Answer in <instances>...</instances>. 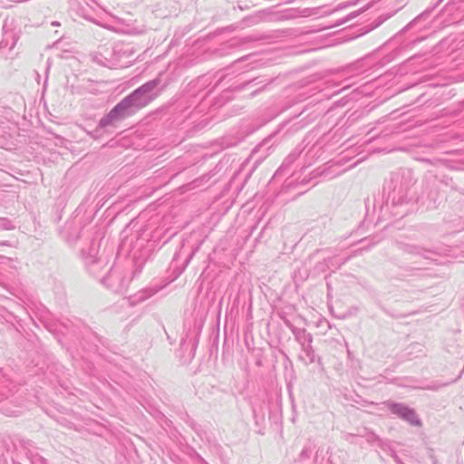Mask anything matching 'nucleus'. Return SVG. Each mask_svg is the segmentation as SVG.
<instances>
[{"instance_id":"22","label":"nucleus","mask_w":464,"mask_h":464,"mask_svg":"<svg viewBox=\"0 0 464 464\" xmlns=\"http://www.w3.org/2000/svg\"><path fill=\"white\" fill-rule=\"evenodd\" d=\"M157 293V290L154 289V288H148V289H145L141 292H140L136 298H137V301L139 302H142L146 299H148L149 297L152 296L153 295H155Z\"/></svg>"},{"instance_id":"42","label":"nucleus","mask_w":464,"mask_h":464,"mask_svg":"<svg viewBox=\"0 0 464 464\" xmlns=\"http://www.w3.org/2000/svg\"><path fill=\"white\" fill-rule=\"evenodd\" d=\"M350 257H347L344 261H343L342 265L345 264V262L349 259Z\"/></svg>"},{"instance_id":"23","label":"nucleus","mask_w":464,"mask_h":464,"mask_svg":"<svg viewBox=\"0 0 464 464\" xmlns=\"http://www.w3.org/2000/svg\"><path fill=\"white\" fill-rule=\"evenodd\" d=\"M362 10H358V11H354V12L350 13L344 18L340 19L337 22H335L334 24L332 27L340 26V25L345 24L346 22L351 21L352 19L355 18L360 14H362Z\"/></svg>"},{"instance_id":"27","label":"nucleus","mask_w":464,"mask_h":464,"mask_svg":"<svg viewBox=\"0 0 464 464\" xmlns=\"http://www.w3.org/2000/svg\"><path fill=\"white\" fill-rule=\"evenodd\" d=\"M322 150V146H319L318 144H314L311 149H309L306 152V155H311V157L317 156L320 157V150Z\"/></svg>"},{"instance_id":"13","label":"nucleus","mask_w":464,"mask_h":464,"mask_svg":"<svg viewBox=\"0 0 464 464\" xmlns=\"http://www.w3.org/2000/svg\"><path fill=\"white\" fill-rule=\"evenodd\" d=\"M427 349L420 343H411L405 350L403 358L405 360H413L426 356Z\"/></svg>"},{"instance_id":"18","label":"nucleus","mask_w":464,"mask_h":464,"mask_svg":"<svg viewBox=\"0 0 464 464\" xmlns=\"http://www.w3.org/2000/svg\"><path fill=\"white\" fill-rule=\"evenodd\" d=\"M300 156V152H296L295 150L291 152L283 161L279 169L275 173V177L283 175L285 172H288L290 167L295 163V161Z\"/></svg>"},{"instance_id":"12","label":"nucleus","mask_w":464,"mask_h":464,"mask_svg":"<svg viewBox=\"0 0 464 464\" xmlns=\"http://www.w3.org/2000/svg\"><path fill=\"white\" fill-rule=\"evenodd\" d=\"M202 329V324L194 323L193 327L189 328L188 332L186 334V336L181 340V347H184L187 342L191 344V349L195 352L198 344V336L200 334Z\"/></svg>"},{"instance_id":"46","label":"nucleus","mask_w":464,"mask_h":464,"mask_svg":"<svg viewBox=\"0 0 464 464\" xmlns=\"http://www.w3.org/2000/svg\"><path fill=\"white\" fill-rule=\"evenodd\" d=\"M305 150V148H303L302 150H300L299 152L301 153L302 151H304Z\"/></svg>"},{"instance_id":"8","label":"nucleus","mask_w":464,"mask_h":464,"mask_svg":"<svg viewBox=\"0 0 464 464\" xmlns=\"http://www.w3.org/2000/svg\"><path fill=\"white\" fill-rule=\"evenodd\" d=\"M388 410L401 420L407 421L412 426H421V420L418 417L414 409L401 402L388 401Z\"/></svg>"},{"instance_id":"15","label":"nucleus","mask_w":464,"mask_h":464,"mask_svg":"<svg viewBox=\"0 0 464 464\" xmlns=\"http://www.w3.org/2000/svg\"><path fill=\"white\" fill-rule=\"evenodd\" d=\"M300 346L302 353L299 354L298 359L306 365L314 363L316 361V354L312 343H307Z\"/></svg>"},{"instance_id":"14","label":"nucleus","mask_w":464,"mask_h":464,"mask_svg":"<svg viewBox=\"0 0 464 464\" xmlns=\"http://www.w3.org/2000/svg\"><path fill=\"white\" fill-rule=\"evenodd\" d=\"M120 280L121 276L116 270H113L112 266H111L107 274L103 275L101 278V282L112 291H118Z\"/></svg>"},{"instance_id":"11","label":"nucleus","mask_w":464,"mask_h":464,"mask_svg":"<svg viewBox=\"0 0 464 464\" xmlns=\"http://www.w3.org/2000/svg\"><path fill=\"white\" fill-rule=\"evenodd\" d=\"M273 82V80H270L269 82H266L261 80L260 77L253 78L249 81L244 82L243 83L237 85L235 87V90L241 91L247 89L249 87H256L248 95L249 98H254L262 92L267 90L269 84Z\"/></svg>"},{"instance_id":"38","label":"nucleus","mask_w":464,"mask_h":464,"mask_svg":"<svg viewBox=\"0 0 464 464\" xmlns=\"http://www.w3.org/2000/svg\"><path fill=\"white\" fill-rule=\"evenodd\" d=\"M457 18H452V19H444L442 22H447V23H454L456 21Z\"/></svg>"},{"instance_id":"34","label":"nucleus","mask_w":464,"mask_h":464,"mask_svg":"<svg viewBox=\"0 0 464 464\" xmlns=\"http://www.w3.org/2000/svg\"><path fill=\"white\" fill-rule=\"evenodd\" d=\"M190 427L196 431V432H198V424H196L194 422V420H191L190 423H189Z\"/></svg>"},{"instance_id":"37","label":"nucleus","mask_w":464,"mask_h":464,"mask_svg":"<svg viewBox=\"0 0 464 464\" xmlns=\"http://www.w3.org/2000/svg\"><path fill=\"white\" fill-rule=\"evenodd\" d=\"M448 180H452L451 178L443 177V179L440 180L441 182H444L445 184H448Z\"/></svg>"},{"instance_id":"19","label":"nucleus","mask_w":464,"mask_h":464,"mask_svg":"<svg viewBox=\"0 0 464 464\" xmlns=\"http://www.w3.org/2000/svg\"><path fill=\"white\" fill-rule=\"evenodd\" d=\"M377 237H372L371 238H363L359 241L360 244L362 246L354 252V255H357L358 253H362V251L369 250L373 246L377 245L380 242V239H376Z\"/></svg>"},{"instance_id":"17","label":"nucleus","mask_w":464,"mask_h":464,"mask_svg":"<svg viewBox=\"0 0 464 464\" xmlns=\"http://www.w3.org/2000/svg\"><path fill=\"white\" fill-rule=\"evenodd\" d=\"M427 188L428 187L425 189ZM425 197L427 198L428 200L427 208H435L437 207V201L439 200L440 198L439 190L437 188H430V191L424 190L421 197L416 198L417 202L419 200H421V204H426V202L424 201Z\"/></svg>"},{"instance_id":"1","label":"nucleus","mask_w":464,"mask_h":464,"mask_svg":"<svg viewBox=\"0 0 464 464\" xmlns=\"http://www.w3.org/2000/svg\"><path fill=\"white\" fill-rule=\"evenodd\" d=\"M415 179L412 171L408 169H401L390 174L385 179L382 194L374 197L372 201L368 198L365 199L367 212L371 203L373 210L379 208L383 218L391 216L393 218H403L412 211L417 204V199L411 193Z\"/></svg>"},{"instance_id":"3","label":"nucleus","mask_w":464,"mask_h":464,"mask_svg":"<svg viewBox=\"0 0 464 464\" xmlns=\"http://www.w3.org/2000/svg\"><path fill=\"white\" fill-rule=\"evenodd\" d=\"M162 229L151 230L137 219H132L121 231V246L129 247L134 258L145 259L160 245Z\"/></svg>"},{"instance_id":"25","label":"nucleus","mask_w":464,"mask_h":464,"mask_svg":"<svg viewBox=\"0 0 464 464\" xmlns=\"http://www.w3.org/2000/svg\"><path fill=\"white\" fill-rule=\"evenodd\" d=\"M420 160L424 163L431 164V165H435V166H445V164H446V161L444 160H439V159L430 160V159L421 158V159H420Z\"/></svg>"},{"instance_id":"29","label":"nucleus","mask_w":464,"mask_h":464,"mask_svg":"<svg viewBox=\"0 0 464 464\" xmlns=\"http://www.w3.org/2000/svg\"><path fill=\"white\" fill-rule=\"evenodd\" d=\"M355 4H356L355 2H343V3H341V4H339V5L334 8V11L342 10V9L346 8V7H348V6L354 5Z\"/></svg>"},{"instance_id":"31","label":"nucleus","mask_w":464,"mask_h":464,"mask_svg":"<svg viewBox=\"0 0 464 464\" xmlns=\"http://www.w3.org/2000/svg\"><path fill=\"white\" fill-rule=\"evenodd\" d=\"M65 206V198H58L56 201V207L58 208H63Z\"/></svg>"},{"instance_id":"35","label":"nucleus","mask_w":464,"mask_h":464,"mask_svg":"<svg viewBox=\"0 0 464 464\" xmlns=\"http://www.w3.org/2000/svg\"><path fill=\"white\" fill-rule=\"evenodd\" d=\"M193 256H194V251H193V252H191V253L188 256V257H187V259H186V264H185V266H187V265L189 263V261L192 259Z\"/></svg>"},{"instance_id":"5","label":"nucleus","mask_w":464,"mask_h":464,"mask_svg":"<svg viewBox=\"0 0 464 464\" xmlns=\"http://www.w3.org/2000/svg\"><path fill=\"white\" fill-rule=\"evenodd\" d=\"M361 63L358 62L356 64L351 66L349 69L353 72V74L345 76L343 80H334L333 82L326 81L324 82H318L308 89L304 90L299 96L303 99L312 98L311 102L318 103L323 100H328L332 96L340 93L342 90L348 89L357 83L356 78L358 75L364 72V70L359 71Z\"/></svg>"},{"instance_id":"33","label":"nucleus","mask_w":464,"mask_h":464,"mask_svg":"<svg viewBox=\"0 0 464 464\" xmlns=\"http://www.w3.org/2000/svg\"><path fill=\"white\" fill-rule=\"evenodd\" d=\"M51 65H52V62L50 59L47 60L46 62V69H45V73L48 74L49 71H50V68H51Z\"/></svg>"},{"instance_id":"6","label":"nucleus","mask_w":464,"mask_h":464,"mask_svg":"<svg viewBox=\"0 0 464 464\" xmlns=\"http://www.w3.org/2000/svg\"><path fill=\"white\" fill-rule=\"evenodd\" d=\"M395 246L404 254L420 256L423 259L435 262L438 261L437 256H440L443 252L440 247H426L399 239L395 241Z\"/></svg>"},{"instance_id":"36","label":"nucleus","mask_w":464,"mask_h":464,"mask_svg":"<svg viewBox=\"0 0 464 464\" xmlns=\"http://www.w3.org/2000/svg\"><path fill=\"white\" fill-rule=\"evenodd\" d=\"M84 17V19L88 20V21H91V22H93V23H96L94 21V19H92L91 16L87 15V14H83L82 15Z\"/></svg>"},{"instance_id":"28","label":"nucleus","mask_w":464,"mask_h":464,"mask_svg":"<svg viewBox=\"0 0 464 464\" xmlns=\"http://www.w3.org/2000/svg\"><path fill=\"white\" fill-rule=\"evenodd\" d=\"M0 228L11 230L14 228L12 222L7 218H0Z\"/></svg>"},{"instance_id":"10","label":"nucleus","mask_w":464,"mask_h":464,"mask_svg":"<svg viewBox=\"0 0 464 464\" xmlns=\"http://www.w3.org/2000/svg\"><path fill=\"white\" fill-rule=\"evenodd\" d=\"M316 460V444L314 440H308L297 458L295 459L294 464H314Z\"/></svg>"},{"instance_id":"20","label":"nucleus","mask_w":464,"mask_h":464,"mask_svg":"<svg viewBox=\"0 0 464 464\" xmlns=\"http://www.w3.org/2000/svg\"><path fill=\"white\" fill-rule=\"evenodd\" d=\"M459 378H460V375H459L456 379H454V380H452L450 382H433L430 385L421 387V389L430 390V391H438L440 388L446 387V386L450 385V383H453V382H457Z\"/></svg>"},{"instance_id":"24","label":"nucleus","mask_w":464,"mask_h":464,"mask_svg":"<svg viewBox=\"0 0 464 464\" xmlns=\"http://www.w3.org/2000/svg\"><path fill=\"white\" fill-rule=\"evenodd\" d=\"M92 61L102 66H107L109 63V60L105 58L102 53L93 54Z\"/></svg>"},{"instance_id":"44","label":"nucleus","mask_w":464,"mask_h":464,"mask_svg":"<svg viewBox=\"0 0 464 464\" xmlns=\"http://www.w3.org/2000/svg\"><path fill=\"white\" fill-rule=\"evenodd\" d=\"M39 365H40V362H39V361H37V362H35V366H39Z\"/></svg>"},{"instance_id":"21","label":"nucleus","mask_w":464,"mask_h":464,"mask_svg":"<svg viewBox=\"0 0 464 464\" xmlns=\"http://www.w3.org/2000/svg\"><path fill=\"white\" fill-rule=\"evenodd\" d=\"M26 456L31 464H48L47 459L39 455L37 452L28 450Z\"/></svg>"},{"instance_id":"39","label":"nucleus","mask_w":464,"mask_h":464,"mask_svg":"<svg viewBox=\"0 0 464 464\" xmlns=\"http://www.w3.org/2000/svg\"><path fill=\"white\" fill-rule=\"evenodd\" d=\"M174 234H171L167 239H165L162 243V246L165 245L169 239L170 237L173 236Z\"/></svg>"},{"instance_id":"40","label":"nucleus","mask_w":464,"mask_h":464,"mask_svg":"<svg viewBox=\"0 0 464 464\" xmlns=\"http://www.w3.org/2000/svg\"><path fill=\"white\" fill-rule=\"evenodd\" d=\"M306 111H307V108H306V107H304V108L303 109V111L299 113V115H298V116L302 115V114H303V113H304Z\"/></svg>"},{"instance_id":"30","label":"nucleus","mask_w":464,"mask_h":464,"mask_svg":"<svg viewBox=\"0 0 464 464\" xmlns=\"http://www.w3.org/2000/svg\"><path fill=\"white\" fill-rule=\"evenodd\" d=\"M391 457L392 458V459L394 460V462L396 464H405L401 459L400 457L397 455V453L395 452V450H392V453H391Z\"/></svg>"},{"instance_id":"16","label":"nucleus","mask_w":464,"mask_h":464,"mask_svg":"<svg viewBox=\"0 0 464 464\" xmlns=\"http://www.w3.org/2000/svg\"><path fill=\"white\" fill-rule=\"evenodd\" d=\"M295 341L299 345H304L307 343H313V335L304 328H297L292 324L288 325Z\"/></svg>"},{"instance_id":"26","label":"nucleus","mask_w":464,"mask_h":464,"mask_svg":"<svg viewBox=\"0 0 464 464\" xmlns=\"http://www.w3.org/2000/svg\"><path fill=\"white\" fill-rule=\"evenodd\" d=\"M364 437L368 442L372 443L377 441L379 445L382 446V440L373 431H367Z\"/></svg>"},{"instance_id":"7","label":"nucleus","mask_w":464,"mask_h":464,"mask_svg":"<svg viewBox=\"0 0 464 464\" xmlns=\"http://www.w3.org/2000/svg\"><path fill=\"white\" fill-rule=\"evenodd\" d=\"M442 0H438L432 7L427 8L421 14H420L417 17H415L408 25L404 27V30H408L411 28L414 24L420 21H425L430 18L432 11L439 5V4ZM457 12H464V0H450L448 4L441 10V16H454Z\"/></svg>"},{"instance_id":"4","label":"nucleus","mask_w":464,"mask_h":464,"mask_svg":"<svg viewBox=\"0 0 464 464\" xmlns=\"http://www.w3.org/2000/svg\"><path fill=\"white\" fill-rule=\"evenodd\" d=\"M320 113V111L314 110L299 121H297L298 116H295L281 123L276 130L265 138L252 150L251 156L253 158L256 157L255 164H258L264 160L272 151L274 145L278 143L284 137L290 136L312 123L318 118Z\"/></svg>"},{"instance_id":"41","label":"nucleus","mask_w":464,"mask_h":464,"mask_svg":"<svg viewBox=\"0 0 464 464\" xmlns=\"http://www.w3.org/2000/svg\"><path fill=\"white\" fill-rule=\"evenodd\" d=\"M90 135L92 137V138H96V135L94 133H90Z\"/></svg>"},{"instance_id":"45","label":"nucleus","mask_w":464,"mask_h":464,"mask_svg":"<svg viewBox=\"0 0 464 464\" xmlns=\"http://www.w3.org/2000/svg\"><path fill=\"white\" fill-rule=\"evenodd\" d=\"M305 150V148H303L302 150H300L299 152L301 153L302 151H304Z\"/></svg>"},{"instance_id":"9","label":"nucleus","mask_w":464,"mask_h":464,"mask_svg":"<svg viewBox=\"0 0 464 464\" xmlns=\"http://www.w3.org/2000/svg\"><path fill=\"white\" fill-rule=\"evenodd\" d=\"M93 251L94 250L92 249L91 252L86 254L85 250L82 249V257L84 259V263L89 274L101 279L103 276L102 275V270L104 268L107 263L101 257H96V256L92 253Z\"/></svg>"},{"instance_id":"43","label":"nucleus","mask_w":464,"mask_h":464,"mask_svg":"<svg viewBox=\"0 0 464 464\" xmlns=\"http://www.w3.org/2000/svg\"><path fill=\"white\" fill-rule=\"evenodd\" d=\"M53 25H58V24H59V23H58V22H53Z\"/></svg>"},{"instance_id":"32","label":"nucleus","mask_w":464,"mask_h":464,"mask_svg":"<svg viewBox=\"0 0 464 464\" xmlns=\"http://www.w3.org/2000/svg\"><path fill=\"white\" fill-rule=\"evenodd\" d=\"M257 20H258V18H256V17H248L246 19V21L248 22L249 24H256Z\"/></svg>"},{"instance_id":"2","label":"nucleus","mask_w":464,"mask_h":464,"mask_svg":"<svg viewBox=\"0 0 464 464\" xmlns=\"http://www.w3.org/2000/svg\"><path fill=\"white\" fill-rule=\"evenodd\" d=\"M160 83V79L155 78L133 90L99 121L94 133L108 126H115L149 105L158 96L157 87Z\"/></svg>"}]
</instances>
